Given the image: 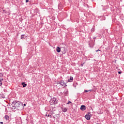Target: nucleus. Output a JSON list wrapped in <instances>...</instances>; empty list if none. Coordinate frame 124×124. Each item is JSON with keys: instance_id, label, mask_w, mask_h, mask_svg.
<instances>
[{"instance_id": "obj_9", "label": "nucleus", "mask_w": 124, "mask_h": 124, "mask_svg": "<svg viewBox=\"0 0 124 124\" xmlns=\"http://www.w3.org/2000/svg\"><path fill=\"white\" fill-rule=\"evenodd\" d=\"M2 81H3V79L2 78H0V86L2 85V83H1Z\"/></svg>"}, {"instance_id": "obj_19", "label": "nucleus", "mask_w": 124, "mask_h": 124, "mask_svg": "<svg viewBox=\"0 0 124 124\" xmlns=\"http://www.w3.org/2000/svg\"><path fill=\"white\" fill-rule=\"evenodd\" d=\"M26 2H29V0H26Z\"/></svg>"}, {"instance_id": "obj_26", "label": "nucleus", "mask_w": 124, "mask_h": 124, "mask_svg": "<svg viewBox=\"0 0 124 124\" xmlns=\"http://www.w3.org/2000/svg\"><path fill=\"white\" fill-rule=\"evenodd\" d=\"M97 124H99L97 123Z\"/></svg>"}, {"instance_id": "obj_10", "label": "nucleus", "mask_w": 124, "mask_h": 124, "mask_svg": "<svg viewBox=\"0 0 124 124\" xmlns=\"http://www.w3.org/2000/svg\"><path fill=\"white\" fill-rule=\"evenodd\" d=\"M22 86H23V88H25V87H27V84H26L24 82H22Z\"/></svg>"}, {"instance_id": "obj_3", "label": "nucleus", "mask_w": 124, "mask_h": 124, "mask_svg": "<svg viewBox=\"0 0 124 124\" xmlns=\"http://www.w3.org/2000/svg\"><path fill=\"white\" fill-rule=\"evenodd\" d=\"M85 118L88 121L91 120V113H88V114H86L85 116Z\"/></svg>"}, {"instance_id": "obj_11", "label": "nucleus", "mask_w": 124, "mask_h": 124, "mask_svg": "<svg viewBox=\"0 0 124 124\" xmlns=\"http://www.w3.org/2000/svg\"><path fill=\"white\" fill-rule=\"evenodd\" d=\"M4 118L5 120H6V121H7V120H9V116H8V115H5Z\"/></svg>"}, {"instance_id": "obj_18", "label": "nucleus", "mask_w": 124, "mask_h": 124, "mask_svg": "<svg viewBox=\"0 0 124 124\" xmlns=\"http://www.w3.org/2000/svg\"><path fill=\"white\" fill-rule=\"evenodd\" d=\"M84 63H82V64H81V66H83Z\"/></svg>"}, {"instance_id": "obj_22", "label": "nucleus", "mask_w": 124, "mask_h": 124, "mask_svg": "<svg viewBox=\"0 0 124 124\" xmlns=\"http://www.w3.org/2000/svg\"><path fill=\"white\" fill-rule=\"evenodd\" d=\"M0 124H3V122H0Z\"/></svg>"}, {"instance_id": "obj_21", "label": "nucleus", "mask_w": 124, "mask_h": 124, "mask_svg": "<svg viewBox=\"0 0 124 124\" xmlns=\"http://www.w3.org/2000/svg\"><path fill=\"white\" fill-rule=\"evenodd\" d=\"M121 73H122V72H118V74H121Z\"/></svg>"}, {"instance_id": "obj_20", "label": "nucleus", "mask_w": 124, "mask_h": 124, "mask_svg": "<svg viewBox=\"0 0 124 124\" xmlns=\"http://www.w3.org/2000/svg\"><path fill=\"white\" fill-rule=\"evenodd\" d=\"M98 51H100V50L98 49V50H96V52H98Z\"/></svg>"}, {"instance_id": "obj_17", "label": "nucleus", "mask_w": 124, "mask_h": 124, "mask_svg": "<svg viewBox=\"0 0 124 124\" xmlns=\"http://www.w3.org/2000/svg\"><path fill=\"white\" fill-rule=\"evenodd\" d=\"M71 103V102L70 101H68V102L67 103V104H70Z\"/></svg>"}, {"instance_id": "obj_16", "label": "nucleus", "mask_w": 124, "mask_h": 124, "mask_svg": "<svg viewBox=\"0 0 124 124\" xmlns=\"http://www.w3.org/2000/svg\"><path fill=\"white\" fill-rule=\"evenodd\" d=\"M65 94H68V91H66L64 93Z\"/></svg>"}, {"instance_id": "obj_6", "label": "nucleus", "mask_w": 124, "mask_h": 124, "mask_svg": "<svg viewBox=\"0 0 124 124\" xmlns=\"http://www.w3.org/2000/svg\"><path fill=\"white\" fill-rule=\"evenodd\" d=\"M56 51L57 53H60V52H61V48H60L59 46H57L56 48Z\"/></svg>"}, {"instance_id": "obj_7", "label": "nucleus", "mask_w": 124, "mask_h": 124, "mask_svg": "<svg viewBox=\"0 0 124 124\" xmlns=\"http://www.w3.org/2000/svg\"><path fill=\"white\" fill-rule=\"evenodd\" d=\"M73 81V77H70V78L68 80V82H72Z\"/></svg>"}, {"instance_id": "obj_12", "label": "nucleus", "mask_w": 124, "mask_h": 124, "mask_svg": "<svg viewBox=\"0 0 124 124\" xmlns=\"http://www.w3.org/2000/svg\"><path fill=\"white\" fill-rule=\"evenodd\" d=\"M88 92H92V90H89L88 91H87V90H85L84 91V93H88Z\"/></svg>"}, {"instance_id": "obj_1", "label": "nucleus", "mask_w": 124, "mask_h": 124, "mask_svg": "<svg viewBox=\"0 0 124 124\" xmlns=\"http://www.w3.org/2000/svg\"><path fill=\"white\" fill-rule=\"evenodd\" d=\"M12 109H16L17 110H21L23 107V104L19 101H14L12 104Z\"/></svg>"}, {"instance_id": "obj_25", "label": "nucleus", "mask_w": 124, "mask_h": 124, "mask_svg": "<svg viewBox=\"0 0 124 124\" xmlns=\"http://www.w3.org/2000/svg\"><path fill=\"white\" fill-rule=\"evenodd\" d=\"M48 117H50V115H48Z\"/></svg>"}, {"instance_id": "obj_23", "label": "nucleus", "mask_w": 124, "mask_h": 124, "mask_svg": "<svg viewBox=\"0 0 124 124\" xmlns=\"http://www.w3.org/2000/svg\"><path fill=\"white\" fill-rule=\"evenodd\" d=\"M49 117H50V118H52V115H49Z\"/></svg>"}, {"instance_id": "obj_5", "label": "nucleus", "mask_w": 124, "mask_h": 124, "mask_svg": "<svg viewBox=\"0 0 124 124\" xmlns=\"http://www.w3.org/2000/svg\"><path fill=\"white\" fill-rule=\"evenodd\" d=\"M80 110H82V111L86 110V107L84 105L81 106L80 107Z\"/></svg>"}, {"instance_id": "obj_8", "label": "nucleus", "mask_w": 124, "mask_h": 124, "mask_svg": "<svg viewBox=\"0 0 124 124\" xmlns=\"http://www.w3.org/2000/svg\"><path fill=\"white\" fill-rule=\"evenodd\" d=\"M62 111H63V112H67V108H62Z\"/></svg>"}, {"instance_id": "obj_14", "label": "nucleus", "mask_w": 124, "mask_h": 124, "mask_svg": "<svg viewBox=\"0 0 124 124\" xmlns=\"http://www.w3.org/2000/svg\"><path fill=\"white\" fill-rule=\"evenodd\" d=\"M91 31H92V32H93V31H94V28H92L91 29Z\"/></svg>"}, {"instance_id": "obj_24", "label": "nucleus", "mask_w": 124, "mask_h": 124, "mask_svg": "<svg viewBox=\"0 0 124 124\" xmlns=\"http://www.w3.org/2000/svg\"><path fill=\"white\" fill-rule=\"evenodd\" d=\"M23 105L24 106H26V104H24Z\"/></svg>"}, {"instance_id": "obj_4", "label": "nucleus", "mask_w": 124, "mask_h": 124, "mask_svg": "<svg viewBox=\"0 0 124 124\" xmlns=\"http://www.w3.org/2000/svg\"><path fill=\"white\" fill-rule=\"evenodd\" d=\"M60 84L62 86H63V87H64V86H66V85H65V82H64V81H63V80H61L60 82Z\"/></svg>"}, {"instance_id": "obj_13", "label": "nucleus", "mask_w": 124, "mask_h": 124, "mask_svg": "<svg viewBox=\"0 0 124 124\" xmlns=\"http://www.w3.org/2000/svg\"><path fill=\"white\" fill-rule=\"evenodd\" d=\"M24 36H25V35H24V34L21 35V39H23V38H25L24 37Z\"/></svg>"}, {"instance_id": "obj_15", "label": "nucleus", "mask_w": 124, "mask_h": 124, "mask_svg": "<svg viewBox=\"0 0 124 124\" xmlns=\"http://www.w3.org/2000/svg\"><path fill=\"white\" fill-rule=\"evenodd\" d=\"M2 76H3V75L2 74V73H0V77H2Z\"/></svg>"}, {"instance_id": "obj_2", "label": "nucleus", "mask_w": 124, "mask_h": 124, "mask_svg": "<svg viewBox=\"0 0 124 124\" xmlns=\"http://www.w3.org/2000/svg\"><path fill=\"white\" fill-rule=\"evenodd\" d=\"M58 104V100L56 98H54L50 101V104L51 105L53 104Z\"/></svg>"}]
</instances>
